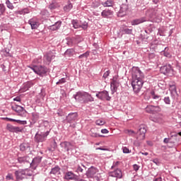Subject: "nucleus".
Here are the masks:
<instances>
[{"mask_svg":"<svg viewBox=\"0 0 181 181\" xmlns=\"http://www.w3.org/2000/svg\"><path fill=\"white\" fill-rule=\"evenodd\" d=\"M74 98L76 101H78L79 103H84V104L94 102L93 95L87 92L79 91L74 95Z\"/></svg>","mask_w":181,"mask_h":181,"instance_id":"obj_1","label":"nucleus"},{"mask_svg":"<svg viewBox=\"0 0 181 181\" xmlns=\"http://www.w3.org/2000/svg\"><path fill=\"white\" fill-rule=\"evenodd\" d=\"M160 73L163 74H173V68L170 64L161 66L160 69Z\"/></svg>","mask_w":181,"mask_h":181,"instance_id":"obj_9","label":"nucleus"},{"mask_svg":"<svg viewBox=\"0 0 181 181\" xmlns=\"http://www.w3.org/2000/svg\"><path fill=\"white\" fill-rule=\"evenodd\" d=\"M6 129L9 131V132H22L21 127H15L9 124H7Z\"/></svg>","mask_w":181,"mask_h":181,"instance_id":"obj_14","label":"nucleus"},{"mask_svg":"<svg viewBox=\"0 0 181 181\" xmlns=\"http://www.w3.org/2000/svg\"><path fill=\"white\" fill-rule=\"evenodd\" d=\"M28 148V145L25 144H21L20 146V149L21 151H26V148Z\"/></svg>","mask_w":181,"mask_h":181,"instance_id":"obj_46","label":"nucleus"},{"mask_svg":"<svg viewBox=\"0 0 181 181\" xmlns=\"http://www.w3.org/2000/svg\"><path fill=\"white\" fill-rule=\"evenodd\" d=\"M169 90L171 93V95L175 98L177 97V91L176 90V86L170 85Z\"/></svg>","mask_w":181,"mask_h":181,"instance_id":"obj_21","label":"nucleus"},{"mask_svg":"<svg viewBox=\"0 0 181 181\" xmlns=\"http://www.w3.org/2000/svg\"><path fill=\"white\" fill-rule=\"evenodd\" d=\"M86 175L88 177H96L97 180H100V177H101L100 174L98 173V170L95 167L88 168Z\"/></svg>","mask_w":181,"mask_h":181,"instance_id":"obj_5","label":"nucleus"},{"mask_svg":"<svg viewBox=\"0 0 181 181\" xmlns=\"http://www.w3.org/2000/svg\"><path fill=\"white\" fill-rule=\"evenodd\" d=\"M84 168H86V166H84L83 163L77 162L75 163L74 167L72 168V169L75 170V172H76L77 173H83Z\"/></svg>","mask_w":181,"mask_h":181,"instance_id":"obj_12","label":"nucleus"},{"mask_svg":"<svg viewBox=\"0 0 181 181\" xmlns=\"http://www.w3.org/2000/svg\"><path fill=\"white\" fill-rule=\"evenodd\" d=\"M49 9H54V8H56V6L54 5V4H50L49 6Z\"/></svg>","mask_w":181,"mask_h":181,"instance_id":"obj_59","label":"nucleus"},{"mask_svg":"<svg viewBox=\"0 0 181 181\" xmlns=\"http://www.w3.org/2000/svg\"><path fill=\"white\" fill-rule=\"evenodd\" d=\"M112 15L113 12L110 9H105L101 13V16H103V18H112Z\"/></svg>","mask_w":181,"mask_h":181,"instance_id":"obj_17","label":"nucleus"},{"mask_svg":"<svg viewBox=\"0 0 181 181\" xmlns=\"http://www.w3.org/2000/svg\"><path fill=\"white\" fill-rule=\"evenodd\" d=\"M118 165H119V161H117V162L114 163L112 168H115L116 166H118Z\"/></svg>","mask_w":181,"mask_h":181,"instance_id":"obj_58","label":"nucleus"},{"mask_svg":"<svg viewBox=\"0 0 181 181\" xmlns=\"http://www.w3.org/2000/svg\"><path fill=\"white\" fill-rule=\"evenodd\" d=\"M123 32H124V33H127V35H131V33H132V29L125 28L123 30Z\"/></svg>","mask_w":181,"mask_h":181,"instance_id":"obj_47","label":"nucleus"},{"mask_svg":"<svg viewBox=\"0 0 181 181\" xmlns=\"http://www.w3.org/2000/svg\"><path fill=\"white\" fill-rule=\"evenodd\" d=\"M125 134H127V135H130L131 136H135V132L133 130L127 129L124 131Z\"/></svg>","mask_w":181,"mask_h":181,"instance_id":"obj_40","label":"nucleus"},{"mask_svg":"<svg viewBox=\"0 0 181 181\" xmlns=\"http://www.w3.org/2000/svg\"><path fill=\"white\" fill-rule=\"evenodd\" d=\"M153 162L156 165H159V160H158V158H155L154 160H153Z\"/></svg>","mask_w":181,"mask_h":181,"instance_id":"obj_57","label":"nucleus"},{"mask_svg":"<svg viewBox=\"0 0 181 181\" xmlns=\"http://www.w3.org/2000/svg\"><path fill=\"white\" fill-rule=\"evenodd\" d=\"M153 181H162V177L156 178Z\"/></svg>","mask_w":181,"mask_h":181,"instance_id":"obj_63","label":"nucleus"},{"mask_svg":"<svg viewBox=\"0 0 181 181\" xmlns=\"http://www.w3.org/2000/svg\"><path fill=\"white\" fill-rule=\"evenodd\" d=\"M32 171L25 169V170H18L15 172V176L17 181L23 180L25 176H32Z\"/></svg>","mask_w":181,"mask_h":181,"instance_id":"obj_3","label":"nucleus"},{"mask_svg":"<svg viewBox=\"0 0 181 181\" xmlns=\"http://www.w3.org/2000/svg\"><path fill=\"white\" fill-rule=\"evenodd\" d=\"M40 162H42V157H37L33 158L30 165L32 166H37V165H39Z\"/></svg>","mask_w":181,"mask_h":181,"instance_id":"obj_25","label":"nucleus"},{"mask_svg":"<svg viewBox=\"0 0 181 181\" xmlns=\"http://www.w3.org/2000/svg\"><path fill=\"white\" fill-rule=\"evenodd\" d=\"M5 119L12 122H17L18 124H21V125H26L28 124V122H26V120L22 121V120H18L15 119H11L9 117H6Z\"/></svg>","mask_w":181,"mask_h":181,"instance_id":"obj_22","label":"nucleus"},{"mask_svg":"<svg viewBox=\"0 0 181 181\" xmlns=\"http://www.w3.org/2000/svg\"><path fill=\"white\" fill-rule=\"evenodd\" d=\"M90 136H93V138H98L103 136V135H100L97 133L93 132V130H90Z\"/></svg>","mask_w":181,"mask_h":181,"instance_id":"obj_44","label":"nucleus"},{"mask_svg":"<svg viewBox=\"0 0 181 181\" xmlns=\"http://www.w3.org/2000/svg\"><path fill=\"white\" fill-rule=\"evenodd\" d=\"M133 168H134V170L136 172H137V170H139V165H136V164H134V165H133Z\"/></svg>","mask_w":181,"mask_h":181,"instance_id":"obj_53","label":"nucleus"},{"mask_svg":"<svg viewBox=\"0 0 181 181\" xmlns=\"http://www.w3.org/2000/svg\"><path fill=\"white\" fill-rule=\"evenodd\" d=\"M72 8H73V4H71V3H69L68 5L64 7V11H65V12H69L71 10Z\"/></svg>","mask_w":181,"mask_h":181,"instance_id":"obj_36","label":"nucleus"},{"mask_svg":"<svg viewBox=\"0 0 181 181\" xmlns=\"http://www.w3.org/2000/svg\"><path fill=\"white\" fill-rule=\"evenodd\" d=\"M33 117L34 119H37L39 118V115L36 113H33Z\"/></svg>","mask_w":181,"mask_h":181,"instance_id":"obj_56","label":"nucleus"},{"mask_svg":"<svg viewBox=\"0 0 181 181\" xmlns=\"http://www.w3.org/2000/svg\"><path fill=\"white\" fill-rule=\"evenodd\" d=\"M151 98L153 100H159L160 98V95H156V94H155L154 91H152L151 92Z\"/></svg>","mask_w":181,"mask_h":181,"instance_id":"obj_41","label":"nucleus"},{"mask_svg":"<svg viewBox=\"0 0 181 181\" xmlns=\"http://www.w3.org/2000/svg\"><path fill=\"white\" fill-rule=\"evenodd\" d=\"M31 69L34 71L35 73H36V74H38L39 76H42V74H46V73H47V69L45 68V66H35Z\"/></svg>","mask_w":181,"mask_h":181,"instance_id":"obj_8","label":"nucleus"},{"mask_svg":"<svg viewBox=\"0 0 181 181\" xmlns=\"http://www.w3.org/2000/svg\"><path fill=\"white\" fill-rule=\"evenodd\" d=\"M28 23L30 25L32 29H37V28H39L40 23L37 20L32 18L29 20Z\"/></svg>","mask_w":181,"mask_h":181,"instance_id":"obj_19","label":"nucleus"},{"mask_svg":"<svg viewBox=\"0 0 181 181\" xmlns=\"http://www.w3.org/2000/svg\"><path fill=\"white\" fill-rule=\"evenodd\" d=\"M65 54H66L68 56H73V54H74V49H68L66 51Z\"/></svg>","mask_w":181,"mask_h":181,"instance_id":"obj_39","label":"nucleus"},{"mask_svg":"<svg viewBox=\"0 0 181 181\" xmlns=\"http://www.w3.org/2000/svg\"><path fill=\"white\" fill-rule=\"evenodd\" d=\"M169 49L165 48L163 52V54L165 57H168V59H170L172 57V54H170V52H168Z\"/></svg>","mask_w":181,"mask_h":181,"instance_id":"obj_37","label":"nucleus"},{"mask_svg":"<svg viewBox=\"0 0 181 181\" xmlns=\"http://www.w3.org/2000/svg\"><path fill=\"white\" fill-rule=\"evenodd\" d=\"M5 11H6L5 5H4L3 4H0V16H2V15L5 13Z\"/></svg>","mask_w":181,"mask_h":181,"instance_id":"obj_33","label":"nucleus"},{"mask_svg":"<svg viewBox=\"0 0 181 181\" xmlns=\"http://www.w3.org/2000/svg\"><path fill=\"white\" fill-rule=\"evenodd\" d=\"M127 11H128V6L127 4H122L120 7L119 13L121 16H124V15H127Z\"/></svg>","mask_w":181,"mask_h":181,"instance_id":"obj_20","label":"nucleus"},{"mask_svg":"<svg viewBox=\"0 0 181 181\" xmlns=\"http://www.w3.org/2000/svg\"><path fill=\"white\" fill-rule=\"evenodd\" d=\"M108 76H110V71H107L105 72L104 74H103L104 78H107V77H108Z\"/></svg>","mask_w":181,"mask_h":181,"instance_id":"obj_54","label":"nucleus"},{"mask_svg":"<svg viewBox=\"0 0 181 181\" xmlns=\"http://www.w3.org/2000/svg\"><path fill=\"white\" fill-rule=\"evenodd\" d=\"M13 111L17 112L20 117H26V110L23 107L18 105H13L11 107Z\"/></svg>","mask_w":181,"mask_h":181,"instance_id":"obj_6","label":"nucleus"},{"mask_svg":"<svg viewBox=\"0 0 181 181\" xmlns=\"http://www.w3.org/2000/svg\"><path fill=\"white\" fill-rule=\"evenodd\" d=\"M64 83H66L65 78H61L58 82H57V84H64Z\"/></svg>","mask_w":181,"mask_h":181,"instance_id":"obj_51","label":"nucleus"},{"mask_svg":"<svg viewBox=\"0 0 181 181\" xmlns=\"http://www.w3.org/2000/svg\"><path fill=\"white\" fill-rule=\"evenodd\" d=\"M87 28H88L87 24H84V25H82L83 29H87Z\"/></svg>","mask_w":181,"mask_h":181,"instance_id":"obj_64","label":"nucleus"},{"mask_svg":"<svg viewBox=\"0 0 181 181\" xmlns=\"http://www.w3.org/2000/svg\"><path fill=\"white\" fill-rule=\"evenodd\" d=\"M89 56H90V52H86L84 54L79 55L78 59H83V57H85L86 59H87V57H88Z\"/></svg>","mask_w":181,"mask_h":181,"instance_id":"obj_42","label":"nucleus"},{"mask_svg":"<svg viewBox=\"0 0 181 181\" xmlns=\"http://www.w3.org/2000/svg\"><path fill=\"white\" fill-rule=\"evenodd\" d=\"M62 26V21H57L54 25H49L48 27L49 30H52V32H54V30H59Z\"/></svg>","mask_w":181,"mask_h":181,"instance_id":"obj_16","label":"nucleus"},{"mask_svg":"<svg viewBox=\"0 0 181 181\" xmlns=\"http://www.w3.org/2000/svg\"><path fill=\"white\" fill-rule=\"evenodd\" d=\"M13 101L21 102V97H16L13 98Z\"/></svg>","mask_w":181,"mask_h":181,"instance_id":"obj_60","label":"nucleus"},{"mask_svg":"<svg viewBox=\"0 0 181 181\" xmlns=\"http://www.w3.org/2000/svg\"><path fill=\"white\" fill-rule=\"evenodd\" d=\"M6 180H13V175L12 174H8L6 176Z\"/></svg>","mask_w":181,"mask_h":181,"instance_id":"obj_48","label":"nucleus"},{"mask_svg":"<svg viewBox=\"0 0 181 181\" xmlns=\"http://www.w3.org/2000/svg\"><path fill=\"white\" fill-rule=\"evenodd\" d=\"M60 146L62 148H63V151L64 152H69L70 151V149H71V143L69 142V141H64L62 143L60 144Z\"/></svg>","mask_w":181,"mask_h":181,"instance_id":"obj_15","label":"nucleus"},{"mask_svg":"<svg viewBox=\"0 0 181 181\" xmlns=\"http://www.w3.org/2000/svg\"><path fill=\"white\" fill-rule=\"evenodd\" d=\"M140 153H141V155H145V156H148L149 155L148 152H146V153L140 152Z\"/></svg>","mask_w":181,"mask_h":181,"instance_id":"obj_62","label":"nucleus"},{"mask_svg":"<svg viewBox=\"0 0 181 181\" xmlns=\"http://www.w3.org/2000/svg\"><path fill=\"white\" fill-rule=\"evenodd\" d=\"M66 177H69V179L73 180L76 175L73 173V172H67L66 174Z\"/></svg>","mask_w":181,"mask_h":181,"instance_id":"obj_38","label":"nucleus"},{"mask_svg":"<svg viewBox=\"0 0 181 181\" xmlns=\"http://www.w3.org/2000/svg\"><path fill=\"white\" fill-rule=\"evenodd\" d=\"M56 148H57V144H56V141H54L51 144V147L48 148V150L50 151V152H54V151H55Z\"/></svg>","mask_w":181,"mask_h":181,"instance_id":"obj_34","label":"nucleus"},{"mask_svg":"<svg viewBox=\"0 0 181 181\" xmlns=\"http://www.w3.org/2000/svg\"><path fill=\"white\" fill-rule=\"evenodd\" d=\"M118 87H119V83H118V81H117V80L113 79L110 83V88H111L112 91H113V93H115L117 91Z\"/></svg>","mask_w":181,"mask_h":181,"instance_id":"obj_18","label":"nucleus"},{"mask_svg":"<svg viewBox=\"0 0 181 181\" xmlns=\"http://www.w3.org/2000/svg\"><path fill=\"white\" fill-rule=\"evenodd\" d=\"M53 57H54V55L52 54L50 52H49L48 54H47L45 57L44 59L45 60H47V62H52V59H53Z\"/></svg>","mask_w":181,"mask_h":181,"instance_id":"obj_31","label":"nucleus"},{"mask_svg":"<svg viewBox=\"0 0 181 181\" xmlns=\"http://www.w3.org/2000/svg\"><path fill=\"white\" fill-rule=\"evenodd\" d=\"M123 153H131V151H129V148L127 147L122 148Z\"/></svg>","mask_w":181,"mask_h":181,"instance_id":"obj_50","label":"nucleus"},{"mask_svg":"<svg viewBox=\"0 0 181 181\" xmlns=\"http://www.w3.org/2000/svg\"><path fill=\"white\" fill-rule=\"evenodd\" d=\"M164 102L165 104H170V98L169 97H165L164 98Z\"/></svg>","mask_w":181,"mask_h":181,"instance_id":"obj_52","label":"nucleus"},{"mask_svg":"<svg viewBox=\"0 0 181 181\" xmlns=\"http://www.w3.org/2000/svg\"><path fill=\"white\" fill-rule=\"evenodd\" d=\"M109 175L112 177H117L118 179H121V177H122V171H121L120 169H117L112 172H110Z\"/></svg>","mask_w":181,"mask_h":181,"instance_id":"obj_13","label":"nucleus"},{"mask_svg":"<svg viewBox=\"0 0 181 181\" xmlns=\"http://www.w3.org/2000/svg\"><path fill=\"white\" fill-rule=\"evenodd\" d=\"M154 122H158V124H162L163 122V119L162 117L157 116L153 120Z\"/></svg>","mask_w":181,"mask_h":181,"instance_id":"obj_35","label":"nucleus"},{"mask_svg":"<svg viewBox=\"0 0 181 181\" xmlns=\"http://www.w3.org/2000/svg\"><path fill=\"white\" fill-rule=\"evenodd\" d=\"M28 9L25 8L23 11H17V13H18L19 15H25V13H28Z\"/></svg>","mask_w":181,"mask_h":181,"instance_id":"obj_49","label":"nucleus"},{"mask_svg":"<svg viewBox=\"0 0 181 181\" xmlns=\"http://www.w3.org/2000/svg\"><path fill=\"white\" fill-rule=\"evenodd\" d=\"M72 24L74 29H78L80 28V25H78V23L76 20L72 21Z\"/></svg>","mask_w":181,"mask_h":181,"instance_id":"obj_45","label":"nucleus"},{"mask_svg":"<svg viewBox=\"0 0 181 181\" xmlns=\"http://www.w3.org/2000/svg\"><path fill=\"white\" fill-rule=\"evenodd\" d=\"M110 132L108 131V129H103L102 130H101V133L102 134H108Z\"/></svg>","mask_w":181,"mask_h":181,"instance_id":"obj_55","label":"nucleus"},{"mask_svg":"<svg viewBox=\"0 0 181 181\" xmlns=\"http://www.w3.org/2000/svg\"><path fill=\"white\" fill-rule=\"evenodd\" d=\"M18 160L19 163H23V162H28V163H30V158L29 157H19Z\"/></svg>","mask_w":181,"mask_h":181,"instance_id":"obj_30","label":"nucleus"},{"mask_svg":"<svg viewBox=\"0 0 181 181\" xmlns=\"http://www.w3.org/2000/svg\"><path fill=\"white\" fill-rule=\"evenodd\" d=\"M30 87H32V83L30 82L25 83L23 87L21 88L19 91L20 93H25V91H28V90H29Z\"/></svg>","mask_w":181,"mask_h":181,"instance_id":"obj_23","label":"nucleus"},{"mask_svg":"<svg viewBox=\"0 0 181 181\" xmlns=\"http://www.w3.org/2000/svg\"><path fill=\"white\" fill-rule=\"evenodd\" d=\"M144 86V80L132 79V86L134 93H139Z\"/></svg>","mask_w":181,"mask_h":181,"instance_id":"obj_4","label":"nucleus"},{"mask_svg":"<svg viewBox=\"0 0 181 181\" xmlns=\"http://www.w3.org/2000/svg\"><path fill=\"white\" fill-rule=\"evenodd\" d=\"M148 57L149 59H153V57H155V54L153 53L149 54Z\"/></svg>","mask_w":181,"mask_h":181,"instance_id":"obj_61","label":"nucleus"},{"mask_svg":"<svg viewBox=\"0 0 181 181\" xmlns=\"http://www.w3.org/2000/svg\"><path fill=\"white\" fill-rule=\"evenodd\" d=\"M156 108H158L157 110H159V106H153V105H148L146 108V112H155Z\"/></svg>","mask_w":181,"mask_h":181,"instance_id":"obj_27","label":"nucleus"},{"mask_svg":"<svg viewBox=\"0 0 181 181\" xmlns=\"http://www.w3.org/2000/svg\"><path fill=\"white\" fill-rule=\"evenodd\" d=\"M77 118V113H70L66 117V120L68 122H71V121H74Z\"/></svg>","mask_w":181,"mask_h":181,"instance_id":"obj_24","label":"nucleus"},{"mask_svg":"<svg viewBox=\"0 0 181 181\" xmlns=\"http://www.w3.org/2000/svg\"><path fill=\"white\" fill-rule=\"evenodd\" d=\"M47 135H49V132L42 134L37 133L35 138L37 142H45Z\"/></svg>","mask_w":181,"mask_h":181,"instance_id":"obj_11","label":"nucleus"},{"mask_svg":"<svg viewBox=\"0 0 181 181\" xmlns=\"http://www.w3.org/2000/svg\"><path fill=\"white\" fill-rule=\"evenodd\" d=\"M96 125L103 126L105 124V121L103 119H98L95 122Z\"/></svg>","mask_w":181,"mask_h":181,"instance_id":"obj_43","label":"nucleus"},{"mask_svg":"<svg viewBox=\"0 0 181 181\" xmlns=\"http://www.w3.org/2000/svg\"><path fill=\"white\" fill-rule=\"evenodd\" d=\"M6 5L8 9H11L13 11V9H15V6H13V4L11 3V1L6 0Z\"/></svg>","mask_w":181,"mask_h":181,"instance_id":"obj_32","label":"nucleus"},{"mask_svg":"<svg viewBox=\"0 0 181 181\" xmlns=\"http://www.w3.org/2000/svg\"><path fill=\"white\" fill-rule=\"evenodd\" d=\"M145 76L139 68L134 66L132 69V80H144Z\"/></svg>","mask_w":181,"mask_h":181,"instance_id":"obj_2","label":"nucleus"},{"mask_svg":"<svg viewBox=\"0 0 181 181\" xmlns=\"http://www.w3.org/2000/svg\"><path fill=\"white\" fill-rule=\"evenodd\" d=\"M144 22H146V20L145 18H141L136 20H133L132 21V25H139V23H144Z\"/></svg>","mask_w":181,"mask_h":181,"instance_id":"obj_26","label":"nucleus"},{"mask_svg":"<svg viewBox=\"0 0 181 181\" xmlns=\"http://www.w3.org/2000/svg\"><path fill=\"white\" fill-rule=\"evenodd\" d=\"M96 97L98 98H99V100H102L103 101H110L111 100L110 94L108 93V91H107V90L98 92L96 94Z\"/></svg>","mask_w":181,"mask_h":181,"instance_id":"obj_7","label":"nucleus"},{"mask_svg":"<svg viewBox=\"0 0 181 181\" xmlns=\"http://www.w3.org/2000/svg\"><path fill=\"white\" fill-rule=\"evenodd\" d=\"M103 6L105 8H108L114 6V1L112 0H107L103 3H102Z\"/></svg>","mask_w":181,"mask_h":181,"instance_id":"obj_29","label":"nucleus"},{"mask_svg":"<svg viewBox=\"0 0 181 181\" xmlns=\"http://www.w3.org/2000/svg\"><path fill=\"white\" fill-rule=\"evenodd\" d=\"M51 175H54L55 176H59L60 174V168L59 167H54L51 170L50 172Z\"/></svg>","mask_w":181,"mask_h":181,"instance_id":"obj_28","label":"nucleus"},{"mask_svg":"<svg viewBox=\"0 0 181 181\" xmlns=\"http://www.w3.org/2000/svg\"><path fill=\"white\" fill-rule=\"evenodd\" d=\"M145 134H146V128L144 126L140 127L137 132L136 139H139V141H144V139H145Z\"/></svg>","mask_w":181,"mask_h":181,"instance_id":"obj_10","label":"nucleus"}]
</instances>
